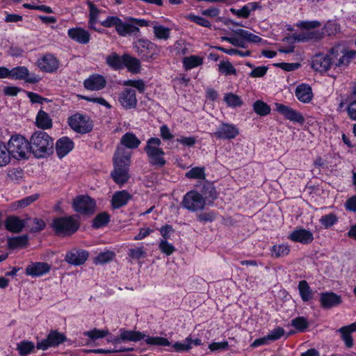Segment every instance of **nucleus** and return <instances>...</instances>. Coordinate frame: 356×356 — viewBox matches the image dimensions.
I'll use <instances>...</instances> for the list:
<instances>
[{
	"instance_id": "1",
	"label": "nucleus",
	"mask_w": 356,
	"mask_h": 356,
	"mask_svg": "<svg viewBox=\"0 0 356 356\" xmlns=\"http://www.w3.org/2000/svg\"><path fill=\"white\" fill-rule=\"evenodd\" d=\"M29 145L31 153L38 159L44 158L53 152L54 140L44 131H35L29 140Z\"/></svg>"
},
{
	"instance_id": "2",
	"label": "nucleus",
	"mask_w": 356,
	"mask_h": 356,
	"mask_svg": "<svg viewBox=\"0 0 356 356\" xmlns=\"http://www.w3.org/2000/svg\"><path fill=\"white\" fill-rule=\"evenodd\" d=\"M203 190L205 197L194 190L186 193L182 200L183 207L191 211L203 209L205 206V198H214L216 195L215 188L211 184H205L203 186Z\"/></svg>"
},
{
	"instance_id": "3",
	"label": "nucleus",
	"mask_w": 356,
	"mask_h": 356,
	"mask_svg": "<svg viewBox=\"0 0 356 356\" xmlns=\"http://www.w3.org/2000/svg\"><path fill=\"white\" fill-rule=\"evenodd\" d=\"M330 51L332 68L337 73L345 70L356 56L355 51L346 50L341 46L334 47Z\"/></svg>"
},
{
	"instance_id": "4",
	"label": "nucleus",
	"mask_w": 356,
	"mask_h": 356,
	"mask_svg": "<svg viewBox=\"0 0 356 356\" xmlns=\"http://www.w3.org/2000/svg\"><path fill=\"white\" fill-rule=\"evenodd\" d=\"M29 141L22 136H13L8 143V152L9 156H12L16 159L27 158V154L31 153Z\"/></svg>"
},
{
	"instance_id": "5",
	"label": "nucleus",
	"mask_w": 356,
	"mask_h": 356,
	"mask_svg": "<svg viewBox=\"0 0 356 356\" xmlns=\"http://www.w3.org/2000/svg\"><path fill=\"white\" fill-rule=\"evenodd\" d=\"M161 145V141L159 138H150L145 148V151L149 158V163L157 167H163L166 161L163 157L164 152L159 146Z\"/></svg>"
},
{
	"instance_id": "6",
	"label": "nucleus",
	"mask_w": 356,
	"mask_h": 356,
	"mask_svg": "<svg viewBox=\"0 0 356 356\" xmlns=\"http://www.w3.org/2000/svg\"><path fill=\"white\" fill-rule=\"evenodd\" d=\"M120 24L116 32L122 37L138 36L140 33L139 27L149 25V22L145 19L133 17L129 18L127 22L121 20Z\"/></svg>"
},
{
	"instance_id": "7",
	"label": "nucleus",
	"mask_w": 356,
	"mask_h": 356,
	"mask_svg": "<svg viewBox=\"0 0 356 356\" xmlns=\"http://www.w3.org/2000/svg\"><path fill=\"white\" fill-rule=\"evenodd\" d=\"M52 227L58 234L70 235L78 230L79 224L74 217L67 216L54 219Z\"/></svg>"
},
{
	"instance_id": "8",
	"label": "nucleus",
	"mask_w": 356,
	"mask_h": 356,
	"mask_svg": "<svg viewBox=\"0 0 356 356\" xmlns=\"http://www.w3.org/2000/svg\"><path fill=\"white\" fill-rule=\"evenodd\" d=\"M95 205V202L89 196H78L73 202L74 209L76 212L85 215L94 213Z\"/></svg>"
},
{
	"instance_id": "9",
	"label": "nucleus",
	"mask_w": 356,
	"mask_h": 356,
	"mask_svg": "<svg viewBox=\"0 0 356 356\" xmlns=\"http://www.w3.org/2000/svg\"><path fill=\"white\" fill-rule=\"evenodd\" d=\"M67 341V337L64 334L58 332L57 330H51L45 339L38 342L37 348L45 350L50 347H56Z\"/></svg>"
},
{
	"instance_id": "10",
	"label": "nucleus",
	"mask_w": 356,
	"mask_h": 356,
	"mask_svg": "<svg viewBox=\"0 0 356 356\" xmlns=\"http://www.w3.org/2000/svg\"><path fill=\"white\" fill-rule=\"evenodd\" d=\"M70 127L76 132L86 134L92 129V123L81 114H75L69 118Z\"/></svg>"
},
{
	"instance_id": "11",
	"label": "nucleus",
	"mask_w": 356,
	"mask_h": 356,
	"mask_svg": "<svg viewBox=\"0 0 356 356\" xmlns=\"http://www.w3.org/2000/svg\"><path fill=\"white\" fill-rule=\"evenodd\" d=\"M324 32L319 30L308 31L305 33H295L289 38H285L284 41H289L291 43L296 42H307L310 40L318 41L323 38Z\"/></svg>"
},
{
	"instance_id": "12",
	"label": "nucleus",
	"mask_w": 356,
	"mask_h": 356,
	"mask_svg": "<svg viewBox=\"0 0 356 356\" xmlns=\"http://www.w3.org/2000/svg\"><path fill=\"white\" fill-rule=\"evenodd\" d=\"M10 78L15 80H24L30 83H35L40 81V78L34 74H30L25 66H17L10 70Z\"/></svg>"
},
{
	"instance_id": "13",
	"label": "nucleus",
	"mask_w": 356,
	"mask_h": 356,
	"mask_svg": "<svg viewBox=\"0 0 356 356\" xmlns=\"http://www.w3.org/2000/svg\"><path fill=\"white\" fill-rule=\"evenodd\" d=\"M136 51L145 57L146 59L152 58L156 53V45L146 39H140L134 45Z\"/></svg>"
},
{
	"instance_id": "14",
	"label": "nucleus",
	"mask_w": 356,
	"mask_h": 356,
	"mask_svg": "<svg viewBox=\"0 0 356 356\" xmlns=\"http://www.w3.org/2000/svg\"><path fill=\"white\" fill-rule=\"evenodd\" d=\"M275 110L284 116V118L291 122L303 124L305 118L303 115L298 111L284 104L276 103Z\"/></svg>"
},
{
	"instance_id": "15",
	"label": "nucleus",
	"mask_w": 356,
	"mask_h": 356,
	"mask_svg": "<svg viewBox=\"0 0 356 356\" xmlns=\"http://www.w3.org/2000/svg\"><path fill=\"white\" fill-rule=\"evenodd\" d=\"M312 67L320 72H325L329 70H333L330 51L327 54L316 55L312 61Z\"/></svg>"
},
{
	"instance_id": "16",
	"label": "nucleus",
	"mask_w": 356,
	"mask_h": 356,
	"mask_svg": "<svg viewBox=\"0 0 356 356\" xmlns=\"http://www.w3.org/2000/svg\"><path fill=\"white\" fill-rule=\"evenodd\" d=\"M118 101L125 109L135 108L137 106L136 91L131 88H124L119 95Z\"/></svg>"
},
{
	"instance_id": "17",
	"label": "nucleus",
	"mask_w": 356,
	"mask_h": 356,
	"mask_svg": "<svg viewBox=\"0 0 356 356\" xmlns=\"http://www.w3.org/2000/svg\"><path fill=\"white\" fill-rule=\"evenodd\" d=\"M145 337L146 334L145 332L120 328L119 330V339H116L115 342H138L145 339Z\"/></svg>"
},
{
	"instance_id": "18",
	"label": "nucleus",
	"mask_w": 356,
	"mask_h": 356,
	"mask_svg": "<svg viewBox=\"0 0 356 356\" xmlns=\"http://www.w3.org/2000/svg\"><path fill=\"white\" fill-rule=\"evenodd\" d=\"M131 153L122 146H118L113 156L114 166L129 168Z\"/></svg>"
},
{
	"instance_id": "19",
	"label": "nucleus",
	"mask_w": 356,
	"mask_h": 356,
	"mask_svg": "<svg viewBox=\"0 0 356 356\" xmlns=\"http://www.w3.org/2000/svg\"><path fill=\"white\" fill-rule=\"evenodd\" d=\"M238 134V129L232 124L222 123L213 134V135L220 139H233Z\"/></svg>"
},
{
	"instance_id": "20",
	"label": "nucleus",
	"mask_w": 356,
	"mask_h": 356,
	"mask_svg": "<svg viewBox=\"0 0 356 356\" xmlns=\"http://www.w3.org/2000/svg\"><path fill=\"white\" fill-rule=\"evenodd\" d=\"M88 257L87 251L74 249L66 254L65 260L70 264L79 266L85 263Z\"/></svg>"
},
{
	"instance_id": "21",
	"label": "nucleus",
	"mask_w": 356,
	"mask_h": 356,
	"mask_svg": "<svg viewBox=\"0 0 356 356\" xmlns=\"http://www.w3.org/2000/svg\"><path fill=\"white\" fill-rule=\"evenodd\" d=\"M51 266L45 262H35L28 265L26 268V274L31 277H40L48 273Z\"/></svg>"
},
{
	"instance_id": "22",
	"label": "nucleus",
	"mask_w": 356,
	"mask_h": 356,
	"mask_svg": "<svg viewBox=\"0 0 356 356\" xmlns=\"http://www.w3.org/2000/svg\"><path fill=\"white\" fill-rule=\"evenodd\" d=\"M289 238L293 242H298L302 244L310 243L313 239V234L304 228L294 229L289 236Z\"/></svg>"
},
{
	"instance_id": "23",
	"label": "nucleus",
	"mask_w": 356,
	"mask_h": 356,
	"mask_svg": "<svg viewBox=\"0 0 356 356\" xmlns=\"http://www.w3.org/2000/svg\"><path fill=\"white\" fill-rule=\"evenodd\" d=\"M31 225L25 220H22L15 216H9L5 221V227L6 229L11 232L19 233L24 227H30Z\"/></svg>"
},
{
	"instance_id": "24",
	"label": "nucleus",
	"mask_w": 356,
	"mask_h": 356,
	"mask_svg": "<svg viewBox=\"0 0 356 356\" xmlns=\"http://www.w3.org/2000/svg\"><path fill=\"white\" fill-rule=\"evenodd\" d=\"M319 301L323 308L330 309L340 305L341 298L333 292H325L321 293Z\"/></svg>"
},
{
	"instance_id": "25",
	"label": "nucleus",
	"mask_w": 356,
	"mask_h": 356,
	"mask_svg": "<svg viewBox=\"0 0 356 356\" xmlns=\"http://www.w3.org/2000/svg\"><path fill=\"white\" fill-rule=\"evenodd\" d=\"M59 66L58 59L52 54H47L38 60V67L44 72H53Z\"/></svg>"
},
{
	"instance_id": "26",
	"label": "nucleus",
	"mask_w": 356,
	"mask_h": 356,
	"mask_svg": "<svg viewBox=\"0 0 356 356\" xmlns=\"http://www.w3.org/2000/svg\"><path fill=\"white\" fill-rule=\"evenodd\" d=\"M83 85L87 90L92 91L99 90L105 87L106 79L102 75L94 74L86 79Z\"/></svg>"
},
{
	"instance_id": "27",
	"label": "nucleus",
	"mask_w": 356,
	"mask_h": 356,
	"mask_svg": "<svg viewBox=\"0 0 356 356\" xmlns=\"http://www.w3.org/2000/svg\"><path fill=\"white\" fill-rule=\"evenodd\" d=\"M74 148L73 141L67 137H62L56 143V151L58 156L61 159Z\"/></svg>"
},
{
	"instance_id": "28",
	"label": "nucleus",
	"mask_w": 356,
	"mask_h": 356,
	"mask_svg": "<svg viewBox=\"0 0 356 356\" xmlns=\"http://www.w3.org/2000/svg\"><path fill=\"white\" fill-rule=\"evenodd\" d=\"M69 37L74 41L86 44L90 41V34L81 28L70 29L68 30Z\"/></svg>"
},
{
	"instance_id": "29",
	"label": "nucleus",
	"mask_w": 356,
	"mask_h": 356,
	"mask_svg": "<svg viewBox=\"0 0 356 356\" xmlns=\"http://www.w3.org/2000/svg\"><path fill=\"white\" fill-rule=\"evenodd\" d=\"M129 168L114 166L111 175L116 184L122 185L129 179Z\"/></svg>"
},
{
	"instance_id": "30",
	"label": "nucleus",
	"mask_w": 356,
	"mask_h": 356,
	"mask_svg": "<svg viewBox=\"0 0 356 356\" xmlns=\"http://www.w3.org/2000/svg\"><path fill=\"white\" fill-rule=\"evenodd\" d=\"M131 195L126 191H121L113 194L111 200V204L113 209H119L126 205Z\"/></svg>"
},
{
	"instance_id": "31",
	"label": "nucleus",
	"mask_w": 356,
	"mask_h": 356,
	"mask_svg": "<svg viewBox=\"0 0 356 356\" xmlns=\"http://www.w3.org/2000/svg\"><path fill=\"white\" fill-rule=\"evenodd\" d=\"M298 99L303 103H308L312 99V91L311 87L307 84L298 86L295 91Z\"/></svg>"
},
{
	"instance_id": "32",
	"label": "nucleus",
	"mask_w": 356,
	"mask_h": 356,
	"mask_svg": "<svg viewBox=\"0 0 356 356\" xmlns=\"http://www.w3.org/2000/svg\"><path fill=\"white\" fill-rule=\"evenodd\" d=\"M140 144V140L132 132L124 134L120 139V145L129 149H136Z\"/></svg>"
},
{
	"instance_id": "33",
	"label": "nucleus",
	"mask_w": 356,
	"mask_h": 356,
	"mask_svg": "<svg viewBox=\"0 0 356 356\" xmlns=\"http://www.w3.org/2000/svg\"><path fill=\"white\" fill-rule=\"evenodd\" d=\"M106 64L115 70H119L124 67V55L120 56L113 52L108 55L106 58Z\"/></svg>"
},
{
	"instance_id": "34",
	"label": "nucleus",
	"mask_w": 356,
	"mask_h": 356,
	"mask_svg": "<svg viewBox=\"0 0 356 356\" xmlns=\"http://www.w3.org/2000/svg\"><path fill=\"white\" fill-rule=\"evenodd\" d=\"M124 67L132 73H138L140 70V63L138 59L127 54H124Z\"/></svg>"
},
{
	"instance_id": "35",
	"label": "nucleus",
	"mask_w": 356,
	"mask_h": 356,
	"mask_svg": "<svg viewBox=\"0 0 356 356\" xmlns=\"http://www.w3.org/2000/svg\"><path fill=\"white\" fill-rule=\"evenodd\" d=\"M36 124L43 129H49L52 126V121L45 111L40 110L36 116Z\"/></svg>"
},
{
	"instance_id": "36",
	"label": "nucleus",
	"mask_w": 356,
	"mask_h": 356,
	"mask_svg": "<svg viewBox=\"0 0 356 356\" xmlns=\"http://www.w3.org/2000/svg\"><path fill=\"white\" fill-rule=\"evenodd\" d=\"M234 33L240 38L243 39L245 41L252 42V43H259L261 42L262 39L254 35L245 29H238L234 31Z\"/></svg>"
},
{
	"instance_id": "37",
	"label": "nucleus",
	"mask_w": 356,
	"mask_h": 356,
	"mask_svg": "<svg viewBox=\"0 0 356 356\" xmlns=\"http://www.w3.org/2000/svg\"><path fill=\"white\" fill-rule=\"evenodd\" d=\"M35 344L33 342L24 340L17 343V350L18 351L20 356H26L29 354L33 353L35 350Z\"/></svg>"
},
{
	"instance_id": "38",
	"label": "nucleus",
	"mask_w": 356,
	"mask_h": 356,
	"mask_svg": "<svg viewBox=\"0 0 356 356\" xmlns=\"http://www.w3.org/2000/svg\"><path fill=\"white\" fill-rule=\"evenodd\" d=\"M300 296L304 302H307L312 298V291L305 280H302L298 284Z\"/></svg>"
},
{
	"instance_id": "39",
	"label": "nucleus",
	"mask_w": 356,
	"mask_h": 356,
	"mask_svg": "<svg viewBox=\"0 0 356 356\" xmlns=\"http://www.w3.org/2000/svg\"><path fill=\"white\" fill-rule=\"evenodd\" d=\"M202 63V58L197 56H186L183 59V65L186 70L200 66Z\"/></svg>"
},
{
	"instance_id": "40",
	"label": "nucleus",
	"mask_w": 356,
	"mask_h": 356,
	"mask_svg": "<svg viewBox=\"0 0 356 356\" xmlns=\"http://www.w3.org/2000/svg\"><path fill=\"white\" fill-rule=\"evenodd\" d=\"M290 252V246L288 244L282 243L274 245L272 247V255L276 258L288 255Z\"/></svg>"
},
{
	"instance_id": "41",
	"label": "nucleus",
	"mask_w": 356,
	"mask_h": 356,
	"mask_svg": "<svg viewBox=\"0 0 356 356\" xmlns=\"http://www.w3.org/2000/svg\"><path fill=\"white\" fill-rule=\"evenodd\" d=\"M224 101L229 107H240L243 104V101L241 97L232 92L226 93L224 96Z\"/></svg>"
},
{
	"instance_id": "42",
	"label": "nucleus",
	"mask_w": 356,
	"mask_h": 356,
	"mask_svg": "<svg viewBox=\"0 0 356 356\" xmlns=\"http://www.w3.org/2000/svg\"><path fill=\"white\" fill-rule=\"evenodd\" d=\"M147 345L159 346H168L170 342L168 339L161 337H150L146 335L144 339Z\"/></svg>"
},
{
	"instance_id": "43",
	"label": "nucleus",
	"mask_w": 356,
	"mask_h": 356,
	"mask_svg": "<svg viewBox=\"0 0 356 356\" xmlns=\"http://www.w3.org/2000/svg\"><path fill=\"white\" fill-rule=\"evenodd\" d=\"M153 33L157 39L167 40L170 38V29L162 25H156L153 27Z\"/></svg>"
},
{
	"instance_id": "44",
	"label": "nucleus",
	"mask_w": 356,
	"mask_h": 356,
	"mask_svg": "<svg viewBox=\"0 0 356 356\" xmlns=\"http://www.w3.org/2000/svg\"><path fill=\"white\" fill-rule=\"evenodd\" d=\"M26 222H28L31 225L28 227L30 228V231L32 232H40L41 230L44 229L46 226V224L43 220L37 218H28L26 219Z\"/></svg>"
},
{
	"instance_id": "45",
	"label": "nucleus",
	"mask_w": 356,
	"mask_h": 356,
	"mask_svg": "<svg viewBox=\"0 0 356 356\" xmlns=\"http://www.w3.org/2000/svg\"><path fill=\"white\" fill-rule=\"evenodd\" d=\"M253 109L257 114L261 116L267 115L270 113V107L261 100H257L253 104Z\"/></svg>"
},
{
	"instance_id": "46",
	"label": "nucleus",
	"mask_w": 356,
	"mask_h": 356,
	"mask_svg": "<svg viewBox=\"0 0 356 356\" xmlns=\"http://www.w3.org/2000/svg\"><path fill=\"white\" fill-rule=\"evenodd\" d=\"M186 177L188 179H205V168L204 167L193 168L186 173Z\"/></svg>"
},
{
	"instance_id": "47",
	"label": "nucleus",
	"mask_w": 356,
	"mask_h": 356,
	"mask_svg": "<svg viewBox=\"0 0 356 356\" xmlns=\"http://www.w3.org/2000/svg\"><path fill=\"white\" fill-rule=\"evenodd\" d=\"M109 334V331L107 329L101 330L96 328L86 331L83 333L85 336L88 337L92 341L104 338Z\"/></svg>"
},
{
	"instance_id": "48",
	"label": "nucleus",
	"mask_w": 356,
	"mask_h": 356,
	"mask_svg": "<svg viewBox=\"0 0 356 356\" xmlns=\"http://www.w3.org/2000/svg\"><path fill=\"white\" fill-rule=\"evenodd\" d=\"M27 242L28 236L26 235L8 238V245L10 248L24 247L26 245Z\"/></svg>"
},
{
	"instance_id": "49",
	"label": "nucleus",
	"mask_w": 356,
	"mask_h": 356,
	"mask_svg": "<svg viewBox=\"0 0 356 356\" xmlns=\"http://www.w3.org/2000/svg\"><path fill=\"white\" fill-rule=\"evenodd\" d=\"M219 72L227 76L230 74L236 75V70L233 65L229 61H222L218 65Z\"/></svg>"
},
{
	"instance_id": "50",
	"label": "nucleus",
	"mask_w": 356,
	"mask_h": 356,
	"mask_svg": "<svg viewBox=\"0 0 356 356\" xmlns=\"http://www.w3.org/2000/svg\"><path fill=\"white\" fill-rule=\"evenodd\" d=\"M115 256L112 251H106L100 252L95 259L94 262L96 264H104L111 261Z\"/></svg>"
},
{
	"instance_id": "51",
	"label": "nucleus",
	"mask_w": 356,
	"mask_h": 356,
	"mask_svg": "<svg viewBox=\"0 0 356 356\" xmlns=\"http://www.w3.org/2000/svg\"><path fill=\"white\" fill-rule=\"evenodd\" d=\"M110 220V216L105 212L99 213L93 220L92 226L95 228H99L106 225Z\"/></svg>"
},
{
	"instance_id": "52",
	"label": "nucleus",
	"mask_w": 356,
	"mask_h": 356,
	"mask_svg": "<svg viewBox=\"0 0 356 356\" xmlns=\"http://www.w3.org/2000/svg\"><path fill=\"white\" fill-rule=\"evenodd\" d=\"M39 197L38 194H33L32 195L28 196L24 199H22L19 201L15 202L13 205L16 208H24L31 203L37 200Z\"/></svg>"
},
{
	"instance_id": "53",
	"label": "nucleus",
	"mask_w": 356,
	"mask_h": 356,
	"mask_svg": "<svg viewBox=\"0 0 356 356\" xmlns=\"http://www.w3.org/2000/svg\"><path fill=\"white\" fill-rule=\"evenodd\" d=\"M121 20L122 19L117 16H108L105 20L101 22V25L106 28L115 27L117 31V28L118 29Z\"/></svg>"
},
{
	"instance_id": "54",
	"label": "nucleus",
	"mask_w": 356,
	"mask_h": 356,
	"mask_svg": "<svg viewBox=\"0 0 356 356\" xmlns=\"http://www.w3.org/2000/svg\"><path fill=\"white\" fill-rule=\"evenodd\" d=\"M10 160L9 152L6 145L0 142V167L6 165Z\"/></svg>"
},
{
	"instance_id": "55",
	"label": "nucleus",
	"mask_w": 356,
	"mask_h": 356,
	"mask_svg": "<svg viewBox=\"0 0 356 356\" xmlns=\"http://www.w3.org/2000/svg\"><path fill=\"white\" fill-rule=\"evenodd\" d=\"M172 347L177 352L188 351L191 349V337L186 338L183 342H176Z\"/></svg>"
},
{
	"instance_id": "56",
	"label": "nucleus",
	"mask_w": 356,
	"mask_h": 356,
	"mask_svg": "<svg viewBox=\"0 0 356 356\" xmlns=\"http://www.w3.org/2000/svg\"><path fill=\"white\" fill-rule=\"evenodd\" d=\"M337 221V218L333 213L323 216L320 219L321 224L326 229L332 227Z\"/></svg>"
},
{
	"instance_id": "57",
	"label": "nucleus",
	"mask_w": 356,
	"mask_h": 356,
	"mask_svg": "<svg viewBox=\"0 0 356 356\" xmlns=\"http://www.w3.org/2000/svg\"><path fill=\"white\" fill-rule=\"evenodd\" d=\"M291 325L300 332L305 331L308 327V322L304 317H298L291 321Z\"/></svg>"
},
{
	"instance_id": "58",
	"label": "nucleus",
	"mask_w": 356,
	"mask_h": 356,
	"mask_svg": "<svg viewBox=\"0 0 356 356\" xmlns=\"http://www.w3.org/2000/svg\"><path fill=\"white\" fill-rule=\"evenodd\" d=\"M159 248L163 253L168 256L171 255L176 250L175 246L166 240H161Z\"/></svg>"
},
{
	"instance_id": "59",
	"label": "nucleus",
	"mask_w": 356,
	"mask_h": 356,
	"mask_svg": "<svg viewBox=\"0 0 356 356\" xmlns=\"http://www.w3.org/2000/svg\"><path fill=\"white\" fill-rule=\"evenodd\" d=\"M174 51L177 55L179 56H184L188 53V47L182 40H178L175 43Z\"/></svg>"
},
{
	"instance_id": "60",
	"label": "nucleus",
	"mask_w": 356,
	"mask_h": 356,
	"mask_svg": "<svg viewBox=\"0 0 356 356\" xmlns=\"http://www.w3.org/2000/svg\"><path fill=\"white\" fill-rule=\"evenodd\" d=\"M188 19L190 21L204 27L210 28L211 26V23L207 19L200 16L189 15L188 16Z\"/></svg>"
},
{
	"instance_id": "61",
	"label": "nucleus",
	"mask_w": 356,
	"mask_h": 356,
	"mask_svg": "<svg viewBox=\"0 0 356 356\" xmlns=\"http://www.w3.org/2000/svg\"><path fill=\"white\" fill-rule=\"evenodd\" d=\"M324 30L328 35H335L339 31V26L334 22L328 21L324 26Z\"/></svg>"
},
{
	"instance_id": "62",
	"label": "nucleus",
	"mask_w": 356,
	"mask_h": 356,
	"mask_svg": "<svg viewBox=\"0 0 356 356\" xmlns=\"http://www.w3.org/2000/svg\"><path fill=\"white\" fill-rule=\"evenodd\" d=\"M125 86H130L136 88L140 93L144 92L145 90V84L141 79L139 80H128L124 82Z\"/></svg>"
},
{
	"instance_id": "63",
	"label": "nucleus",
	"mask_w": 356,
	"mask_h": 356,
	"mask_svg": "<svg viewBox=\"0 0 356 356\" xmlns=\"http://www.w3.org/2000/svg\"><path fill=\"white\" fill-rule=\"evenodd\" d=\"M222 40L227 41L235 47L246 48L245 43L243 39L236 37H222Z\"/></svg>"
},
{
	"instance_id": "64",
	"label": "nucleus",
	"mask_w": 356,
	"mask_h": 356,
	"mask_svg": "<svg viewBox=\"0 0 356 356\" xmlns=\"http://www.w3.org/2000/svg\"><path fill=\"white\" fill-rule=\"evenodd\" d=\"M356 331V323H352L348 326H343L339 330V332L341 334L342 339L346 337L351 336L350 334Z\"/></svg>"
}]
</instances>
